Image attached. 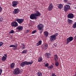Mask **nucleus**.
Masks as SVG:
<instances>
[{
	"mask_svg": "<svg viewBox=\"0 0 76 76\" xmlns=\"http://www.w3.org/2000/svg\"><path fill=\"white\" fill-rule=\"evenodd\" d=\"M41 16V13L38 11H36L34 13H32L31 14L30 16V18L31 19L35 20L37 19V17L38 16Z\"/></svg>",
	"mask_w": 76,
	"mask_h": 76,
	"instance_id": "obj_1",
	"label": "nucleus"
},
{
	"mask_svg": "<svg viewBox=\"0 0 76 76\" xmlns=\"http://www.w3.org/2000/svg\"><path fill=\"white\" fill-rule=\"evenodd\" d=\"M33 63V61H31V62H28L27 61H25L24 62H23L21 64L20 66L22 67H23L25 65L26 66L27 65H29V64H30V65H31V64H32Z\"/></svg>",
	"mask_w": 76,
	"mask_h": 76,
	"instance_id": "obj_2",
	"label": "nucleus"
},
{
	"mask_svg": "<svg viewBox=\"0 0 76 76\" xmlns=\"http://www.w3.org/2000/svg\"><path fill=\"white\" fill-rule=\"evenodd\" d=\"M43 27H44V26L42 24H39L37 25V28H38V30L40 31L39 32L40 34L42 33V31Z\"/></svg>",
	"mask_w": 76,
	"mask_h": 76,
	"instance_id": "obj_3",
	"label": "nucleus"
},
{
	"mask_svg": "<svg viewBox=\"0 0 76 76\" xmlns=\"http://www.w3.org/2000/svg\"><path fill=\"white\" fill-rule=\"evenodd\" d=\"M20 73V70L19 69V68H17L14 69V71L13 72L14 75H18Z\"/></svg>",
	"mask_w": 76,
	"mask_h": 76,
	"instance_id": "obj_4",
	"label": "nucleus"
},
{
	"mask_svg": "<svg viewBox=\"0 0 76 76\" xmlns=\"http://www.w3.org/2000/svg\"><path fill=\"white\" fill-rule=\"evenodd\" d=\"M70 8V7L69 5H65L64 7V10L65 12H67Z\"/></svg>",
	"mask_w": 76,
	"mask_h": 76,
	"instance_id": "obj_5",
	"label": "nucleus"
},
{
	"mask_svg": "<svg viewBox=\"0 0 76 76\" xmlns=\"http://www.w3.org/2000/svg\"><path fill=\"white\" fill-rule=\"evenodd\" d=\"M19 4V2L18 1H13L12 3V6L14 7H16L17 5Z\"/></svg>",
	"mask_w": 76,
	"mask_h": 76,
	"instance_id": "obj_6",
	"label": "nucleus"
},
{
	"mask_svg": "<svg viewBox=\"0 0 76 76\" xmlns=\"http://www.w3.org/2000/svg\"><path fill=\"white\" fill-rule=\"evenodd\" d=\"M15 21H17L18 23H19V24H22L23 23V22L24 21V19H18L15 20Z\"/></svg>",
	"mask_w": 76,
	"mask_h": 76,
	"instance_id": "obj_7",
	"label": "nucleus"
},
{
	"mask_svg": "<svg viewBox=\"0 0 76 76\" xmlns=\"http://www.w3.org/2000/svg\"><path fill=\"white\" fill-rule=\"evenodd\" d=\"M11 26H14V27H17L18 26V24L17 22L15 21L12 22L11 23Z\"/></svg>",
	"mask_w": 76,
	"mask_h": 76,
	"instance_id": "obj_8",
	"label": "nucleus"
},
{
	"mask_svg": "<svg viewBox=\"0 0 76 76\" xmlns=\"http://www.w3.org/2000/svg\"><path fill=\"white\" fill-rule=\"evenodd\" d=\"M50 41H55L56 39H57V37H55L53 35L51 36H50Z\"/></svg>",
	"mask_w": 76,
	"mask_h": 76,
	"instance_id": "obj_9",
	"label": "nucleus"
},
{
	"mask_svg": "<svg viewBox=\"0 0 76 76\" xmlns=\"http://www.w3.org/2000/svg\"><path fill=\"white\" fill-rule=\"evenodd\" d=\"M68 18L69 19H73L74 18V15L72 13H69L68 15Z\"/></svg>",
	"mask_w": 76,
	"mask_h": 76,
	"instance_id": "obj_10",
	"label": "nucleus"
},
{
	"mask_svg": "<svg viewBox=\"0 0 76 76\" xmlns=\"http://www.w3.org/2000/svg\"><path fill=\"white\" fill-rule=\"evenodd\" d=\"M20 11V10H19L18 9H15L14 10V11L13 12L14 14H17Z\"/></svg>",
	"mask_w": 76,
	"mask_h": 76,
	"instance_id": "obj_11",
	"label": "nucleus"
},
{
	"mask_svg": "<svg viewBox=\"0 0 76 76\" xmlns=\"http://www.w3.org/2000/svg\"><path fill=\"white\" fill-rule=\"evenodd\" d=\"M53 4H52V3H51L50 4V6L48 7V9L49 10H51L53 9Z\"/></svg>",
	"mask_w": 76,
	"mask_h": 76,
	"instance_id": "obj_12",
	"label": "nucleus"
},
{
	"mask_svg": "<svg viewBox=\"0 0 76 76\" xmlns=\"http://www.w3.org/2000/svg\"><path fill=\"white\" fill-rule=\"evenodd\" d=\"M17 29H18L19 31H22L23 30V26H19L16 28Z\"/></svg>",
	"mask_w": 76,
	"mask_h": 76,
	"instance_id": "obj_13",
	"label": "nucleus"
},
{
	"mask_svg": "<svg viewBox=\"0 0 76 76\" xmlns=\"http://www.w3.org/2000/svg\"><path fill=\"white\" fill-rule=\"evenodd\" d=\"M15 63H13L11 64L10 65V68L11 69H13V68L15 67Z\"/></svg>",
	"mask_w": 76,
	"mask_h": 76,
	"instance_id": "obj_14",
	"label": "nucleus"
},
{
	"mask_svg": "<svg viewBox=\"0 0 76 76\" xmlns=\"http://www.w3.org/2000/svg\"><path fill=\"white\" fill-rule=\"evenodd\" d=\"M50 55H51V54L49 53H47L45 54V55L46 57H47V58H50Z\"/></svg>",
	"mask_w": 76,
	"mask_h": 76,
	"instance_id": "obj_15",
	"label": "nucleus"
},
{
	"mask_svg": "<svg viewBox=\"0 0 76 76\" xmlns=\"http://www.w3.org/2000/svg\"><path fill=\"white\" fill-rule=\"evenodd\" d=\"M44 34L45 36H46L47 37L48 36V33L47 31H45Z\"/></svg>",
	"mask_w": 76,
	"mask_h": 76,
	"instance_id": "obj_16",
	"label": "nucleus"
},
{
	"mask_svg": "<svg viewBox=\"0 0 76 76\" xmlns=\"http://www.w3.org/2000/svg\"><path fill=\"white\" fill-rule=\"evenodd\" d=\"M58 6V8H59L60 9H61V8H63V6L62 4H59Z\"/></svg>",
	"mask_w": 76,
	"mask_h": 76,
	"instance_id": "obj_17",
	"label": "nucleus"
},
{
	"mask_svg": "<svg viewBox=\"0 0 76 76\" xmlns=\"http://www.w3.org/2000/svg\"><path fill=\"white\" fill-rule=\"evenodd\" d=\"M67 21L68 22V23H70V24H72V23H73V21L70 19H68Z\"/></svg>",
	"mask_w": 76,
	"mask_h": 76,
	"instance_id": "obj_18",
	"label": "nucleus"
},
{
	"mask_svg": "<svg viewBox=\"0 0 76 76\" xmlns=\"http://www.w3.org/2000/svg\"><path fill=\"white\" fill-rule=\"evenodd\" d=\"M42 43V41L41 40H39L37 44V46H39V45H41Z\"/></svg>",
	"mask_w": 76,
	"mask_h": 76,
	"instance_id": "obj_19",
	"label": "nucleus"
},
{
	"mask_svg": "<svg viewBox=\"0 0 76 76\" xmlns=\"http://www.w3.org/2000/svg\"><path fill=\"white\" fill-rule=\"evenodd\" d=\"M71 42V41L70 39H69V37H68L67 39L66 44H69V42Z\"/></svg>",
	"mask_w": 76,
	"mask_h": 76,
	"instance_id": "obj_20",
	"label": "nucleus"
},
{
	"mask_svg": "<svg viewBox=\"0 0 76 76\" xmlns=\"http://www.w3.org/2000/svg\"><path fill=\"white\" fill-rule=\"evenodd\" d=\"M6 58H7L4 56H3L1 60L2 61H5V60H6Z\"/></svg>",
	"mask_w": 76,
	"mask_h": 76,
	"instance_id": "obj_21",
	"label": "nucleus"
},
{
	"mask_svg": "<svg viewBox=\"0 0 76 76\" xmlns=\"http://www.w3.org/2000/svg\"><path fill=\"white\" fill-rule=\"evenodd\" d=\"M42 57H40L38 59V62H41L42 61Z\"/></svg>",
	"mask_w": 76,
	"mask_h": 76,
	"instance_id": "obj_22",
	"label": "nucleus"
},
{
	"mask_svg": "<svg viewBox=\"0 0 76 76\" xmlns=\"http://www.w3.org/2000/svg\"><path fill=\"white\" fill-rule=\"evenodd\" d=\"M55 61H57V60H58V58H57V55L55 56Z\"/></svg>",
	"mask_w": 76,
	"mask_h": 76,
	"instance_id": "obj_23",
	"label": "nucleus"
},
{
	"mask_svg": "<svg viewBox=\"0 0 76 76\" xmlns=\"http://www.w3.org/2000/svg\"><path fill=\"white\" fill-rule=\"evenodd\" d=\"M17 47H18V44H17L15 45V48H13V50H16L17 49Z\"/></svg>",
	"mask_w": 76,
	"mask_h": 76,
	"instance_id": "obj_24",
	"label": "nucleus"
},
{
	"mask_svg": "<svg viewBox=\"0 0 76 76\" xmlns=\"http://www.w3.org/2000/svg\"><path fill=\"white\" fill-rule=\"evenodd\" d=\"M27 53V50H24L22 52V54H26Z\"/></svg>",
	"mask_w": 76,
	"mask_h": 76,
	"instance_id": "obj_25",
	"label": "nucleus"
},
{
	"mask_svg": "<svg viewBox=\"0 0 76 76\" xmlns=\"http://www.w3.org/2000/svg\"><path fill=\"white\" fill-rule=\"evenodd\" d=\"M72 27L73 28H76V22L73 25Z\"/></svg>",
	"mask_w": 76,
	"mask_h": 76,
	"instance_id": "obj_26",
	"label": "nucleus"
},
{
	"mask_svg": "<svg viewBox=\"0 0 76 76\" xmlns=\"http://www.w3.org/2000/svg\"><path fill=\"white\" fill-rule=\"evenodd\" d=\"M59 64H58V62H57V61H56L55 62V66H58L59 65Z\"/></svg>",
	"mask_w": 76,
	"mask_h": 76,
	"instance_id": "obj_27",
	"label": "nucleus"
},
{
	"mask_svg": "<svg viewBox=\"0 0 76 76\" xmlns=\"http://www.w3.org/2000/svg\"><path fill=\"white\" fill-rule=\"evenodd\" d=\"M69 38L71 41H73V37H70Z\"/></svg>",
	"mask_w": 76,
	"mask_h": 76,
	"instance_id": "obj_28",
	"label": "nucleus"
},
{
	"mask_svg": "<svg viewBox=\"0 0 76 76\" xmlns=\"http://www.w3.org/2000/svg\"><path fill=\"white\" fill-rule=\"evenodd\" d=\"M9 33H10V34H13V33H14V30H11L10 31V32H9Z\"/></svg>",
	"mask_w": 76,
	"mask_h": 76,
	"instance_id": "obj_29",
	"label": "nucleus"
},
{
	"mask_svg": "<svg viewBox=\"0 0 76 76\" xmlns=\"http://www.w3.org/2000/svg\"><path fill=\"white\" fill-rule=\"evenodd\" d=\"M38 76H42V73L41 72L38 73Z\"/></svg>",
	"mask_w": 76,
	"mask_h": 76,
	"instance_id": "obj_30",
	"label": "nucleus"
},
{
	"mask_svg": "<svg viewBox=\"0 0 76 76\" xmlns=\"http://www.w3.org/2000/svg\"><path fill=\"white\" fill-rule=\"evenodd\" d=\"M55 37H57V35H58V34L57 33H56L55 34L53 35Z\"/></svg>",
	"mask_w": 76,
	"mask_h": 76,
	"instance_id": "obj_31",
	"label": "nucleus"
},
{
	"mask_svg": "<svg viewBox=\"0 0 76 76\" xmlns=\"http://www.w3.org/2000/svg\"><path fill=\"white\" fill-rule=\"evenodd\" d=\"M10 47H15V45H11L10 46Z\"/></svg>",
	"mask_w": 76,
	"mask_h": 76,
	"instance_id": "obj_32",
	"label": "nucleus"
},
{
	"mask_svg": "<svg viewBox=\"0 0 76 76\" xmlns=\"http://www.w3.org/2000/svg\"><path fill=\"white\" fill-rule=\"evenodd\" d=\"M49 66V64H48V63L46 64L45 65V67H47V66Z\"/></svg>",
	"mask_w": 76,
	"mask_h": 76,
	"instance_id": "obj_33",
	"label": "nucleus"
},
{
	"mask_svg": "<svg viewBox=\"0 0 76 76\" xmlns=\"http://www.w3.org/2000/svg\"><path fill=\"white\" fill-rule=\"evenodd\" d=\"M36 30H34V31H33L32 32V34H35V33H36Z\"/></svg>",
	"mask_w": 76,
	"mask_h": 76,
	"instance_id": "obj_34",
	"label": "nucleus"
},
{
	"mask_svg": "<svg viewBox=\"0 0 76 76\" xmlns=\"http://www.w3.org/2000/svg\"><path fill=\"white\" fill-rule=\"evenodd\" d=\"M44 47H45V48H46V49H47V48H48V46H47V45H45Z\"/></svg>",
	"mask_w": 76,
	"mask_h": 76,
	"instance_id": "obj_35",
	"label": "nucleus"
},
{
	"mask_svg": "<svg viewBox=\"0 0 76 76\" xmlns=\"http://www.w3.org/2000/svg\"><path fill=\"white\" fill-rule=\"evenodd\" d=\"M2 73V69H0V75H1V74Z\"/></svg>",
	"mask_w": 76,
	"mask_h": 76,
	"instance_id": "obj_36",
	"label": "nucleus"
},
{
	"mask_svg": "<svg viewBox=\"0 0 76 76\" xmlns=\"http://www.w3.org/2000/svg\"><path fill=\"white\" fill-rule=\"evenodd\" d=\"M2 19L3 18H2V17L0 16V21H1V20H2Z\"/></svg>",
	"mask_w": 76,
	"mask_h": 76,
	"instance_id": "obj_37",
	"label": "nucleus"
},
{
	"mask_svg": "<svg viewBox=\"0 0 76 76\" xmlns=\"http://www.w3.org/2000/svg\"><path fill=\"white\" fill-rule=\"evenodd\" d=\"M53 45V46H54V47H57V44L55 43V44H54Z\"/></svg>",
	"mask_w": 76,
	"mask_h": 76,
	"instance_id": "obj_38",
	"label": "nucleus"
},
{
	"mask_svg": "<svg viewBox=\"0 0 76 76\" xmlns=\"http://www.w3.org/2000/svg\"><path fill=\"white\" fill-rule=\"evenodd\" d=\"M2 11V8L0 7V12H1V11Z\"/></svg>",
	"mask_w": 76,
	"mask_h": 76,
	"instance_id": "obj_39",
	"label": "nucleus"
},
{
	"mask_svg": "<svg viewBox=\"0 0 76 76\" xmlns=\"http://www.w3.org/2000/svg\"><path fill=\"white\" fill-rule=\"evenodd\" d=\"M0 44L1 45V46H2V45H3V43L0 42Z\"/></svg>",
	"mask_w": 76,
	"mask_h": 76,
	"instance_id": "obj_40",
	"label": "nucleus"
},
{
	"mask_svg": "<svg viewBox=\"0 0 76 76\" xmlns=\"http://www.w3.org/2000/svg\"><path fill=\"white\" fill-rule=\"evenodd\" d=\"M21 45H23V47H25V44L23 43Z\"/></svg>",
	"mask_w": 76,
	"mask_h": 76,
	"instance_id": "obj_41",
	"label": "nucleus"
},
{
	"mask_svg": "<svg viewBox=\"0 0 76 76\" xmlns=\"http://www.w3.org/2000/svg\"><path fill=\"white\" fill-rule=\"evenodd\" d=\"M29 30H27L26 31V33H29Z\"/></svg>",
	"mask_w": 76,
	"mask_h": 76,
	"instance_id": "obj_42",
	"label": "nucleus"
},
{
	"mask_svg": "<svg viewBox=\"0 0 76 76\" xmlns=\"http://www.w3.org/2000/svg\"><path fill=\"white\" fill-rule=\"evenodd\" d=\"M50 68L51 69L52 68H53V66L51 65L50 66Z\"/></svg>",
	"mask_w": 76,
	"mask_h": 76,
	"instance_id": "obj_43",
	"label": "nucleus"
},
{
	"mask_svg": "<svg viewBox=\"0 0 76 76\" xmlns=\"http://www.w3.org/2000/svg\"><path fill=\"white\" fill-rule=\"evenodd\" d=\"M25 47L26 46H23V47H22V49L23 50V48H24V49H25Z\"/></svg>",
	"mask_w": 76,
	"mask_h": 76,
	"instance_id": "obj_44",
	"label": "nucleus"
},
{
	"mask_svg": "<svg viewBox=\"0 0 76 76\" xmlns=\"http://www.w3.org/2000/svg\"><path fill=\"white\" fill-rule=\"evenodd\" d=\"M64 2H67V0H64Z\"/></svg>",
	"mask_w": 76,
	"mask_h": 76,
	"instance_id": "obj_45",
	"label": "nucleus"
},
{
	"mask_svg": "<svg viewBox=\"0 0 76 76\" xmlns=\"http://www.w3.org/2000/svg\"><path fill=\"white\" fill-rule=\"evenodd\" d=\"M48 69H51L50 68V66H48Z\"/></svg>",
	"mask_w": 76,
	"mask_h": 76,
	"instance_id": "obj_46",
	"label": "nucleus"
},
{
	"mask_svg": "<svg viewBox=\"0 0 76 76\" xmlns=\"http://www.w3.org/2000/svg\"><path fill=\"white\" fill-rule=\"evenodd\" d=\"M4 56L5 57H7V55L6 54H4Z\"/></svg>",
	"mask_w": 76,
	"mask_h": 76,
	"instance_id": "obj_47",
	"label": "nucleus"
},
{
	"mask_svg": "<svg viewBox=\"0 0 76 76\" xmlns=\"http://www.w3.org/2000/svg\"><path fill=\"white\" fill-rule=\"evenodd\" d=\"M70 3H69V2L68 3V4H70Z\"/></svg>",
	"mask_w": 76,
	"mask_h": 76,
	"instance_id": "obj_48",
	"label": "nucleus"
},
{
	"mask_svg": "<svg viewBox=\"0 0 76 76\" xmlns=\"http://www.w3.org/2000/svg\"><path fill=\"white\" fill-rule=\"evenodd\" d=\"M0 47H1V45H0Z\"/></svg>",
	"mask_w": 76,
	"mask_h": 76,
	"instance_id": "obj_49",
	"label": "nucleus"
},
{
	"mask_svg": "<svg viewBox=\"0 0 76 76\" xmlns=\"http://www.w3.org/2000/svg\"><path fill=\"white\" fill-rule=\"evenodd\" d=\"M26 76H27V75H26Z\"/></svg>",
	"mask_w": 76,
	"mask_h": 76,
	"instance_id": "obj_50",
	"label": "nucleus"
}]
</instances>
